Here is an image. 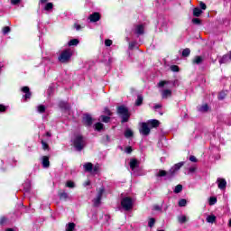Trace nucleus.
Wrapping results in <instances>:
<instances>
[{
	"instance_id": "nucleus-62",
	"label": "nucleus",
	"mask_w": 231,
	"mask_h": 231,
	"mask_svg": "<svg viewBox=\"0 0 231 231\" xmlns=\"http://www.w3.org/2000/svg\"><path fill=\"white\" fill-rule=\"evenodd\" d=\"M218 98H219L220 100H223V97H221V96H219Z\"/></svg>"
},
{
	"instance_id": "nucleus-44",
	"label": "nucleus",
	"mask_w": 231,
	"mask_h": 231,
	"mask_svg": "<svg viewBox=\"0 0 231 231\" xmlns=\"http://www.w3.org/2000/svg\"><path fill=\"white\" fill-rule=\"evenodd\" d=\"M171 71L177 72L180 71V68L176 65L171 67Z\"/></svg>"
},
{
	"instance_id": "nucleus-30",
	"label": "nucleus",
	"mask_w": 231,
	"mask_h": 231,
	"mask_svg": "<svg viewBox=\"0 0 231 231\" xmlns=\"http://www.w3.org/2000/svg\"><path fill=\"white\" fill-rule=\"evenodd\" d=\"M95 129H96V131H102V129H104V124L97 123L95 125Z\"/></svg>"
},
{
	"instance_id": "nucleus-61",
	"label": "nucleus",
	"mask_w": 231,
	"mask_h": 231,
	"mask_svg": "<svg viewBox=\"0 0 231 231\" xmlns=\"http://www.w3.org/2000/svg\"><path fill=\"white\" fill-rule=\"evenodd\" d=\"M46 135H47V136H51V134H50V132H47V133H46Z\"/></svg>"
},
{
	"instance_id": "nucleus-35",
	"label": "nucleus",
	"mask_w": 231,
	"mask_h": 231,
	"mask_svg": "<svg viewBox=\"0 0 231 231\" xmlns=\"http://www.w3.org/2000/svg\"><path fill=\"white\" fill-rule=\"evenodd\" d=\"M44 10H46L47 12H49V10H53V4L52 3H47Z\"/></svg>"
},
{
	"instance_id": "nucleus-17",
	"label": "nucleus",
	"mask_w": 231,
	"mask_h": 231,
	"mask_svg": "<svg viewBox=\"0 0 231 231\" xmlns=\"http://www.w3.org/2000/svg\"><path fill=\"white\" fill-rule=\"evenodd\" d=\"M75 226H76L75 223L70 222L66 225L65 231H75Z\"/></svg>"
},
{
	"instance_id": "nucleus-5",
	"label": "nucleus",
	"mask_w": 231,
	"mask_h": 231,
	"mask_svg": "<svg viewBox=\"0 0 231 231\" xmlns=\"http://www.w3.org/2000/svg\"><path fill=\"white\" fill-rule=\"evenodd\" d=\"M183 165H185V162H183L173 165L168 171L169 178H172V176H174V174H176V172H178V171H180Z\"/></svg>"
},
{
	"instance_id": "nucleus-28",
	"label": "nucleus",
	"mask_w": 231,
	"mask_h": 231,
	"mask_svg": "<svg viewBox=\"0 0 231 231\" xmlns=\"http://www.w3.org/2000/svg\"><path fill=\"white\" fill-rule=\"evenodd\" d=\"M79 42V39H72L69 42V46H77Z\"/></svg>"
},
{
	"instance_id": "nucleus-33",
	"label": "nucleus",
	"mask_w": 231,
	"mask_h": 231,
	"mask_svg": "<svg viewBox=\"0 0 231 231\" xmlns=\"http://www.w3.org/2000/svg\"><path fill=\"white\" fill-rule=\"evenodd\" d=\"M190 55V49L187 48L182 51V57H189Z\"/></svg>"
},
{
	"instance_id": "nucleus-14",
	"label": "nucleus",
	"mask_w": 231,
	"mask_h": 231,
	"mask_svg": "<svg viewBox=\"0 0 231 231\" xmlns=\"http://www.w3.org/2000/svg\"><path fill=\"white\" fill-rule=\"evenodd\" d=\"M83 167L86 172H93V163L86 162Z\"/></svg>"
},
{
	"instance_id": "nucleus-18",
	"label": "nucleus",
	"mask_w": 231,
	"mask_h": 231,
	"mask_svg": "<svg viewBox=\"0 0 231 231\" xmlns=\"http://www.w3.org/2000/svg\"><path fill=\"white\" fill-rule=\"evenodd\" d=\"M136 167H138V161H136V159H132L130 161V168L132 169V171H134Z\"/></svg>"
},
{
	"instance_id": "nucleus-45",
	"label": "nucleus",
	"mask_w": 231,
	"mask_h": 231,
	"mask_svg": "<svg viewBox=\"0 0 231 231\" xmlns=\"http://www.w3.org/2000/svg\"><path fill=\"white\" fill-rule=\"evenodd\" d=\"M189 162H193V163H196L198 162V159L196 158V156L191 155L189 157Z\"/></svg>"
},
{
	"instance_id": "nucleus-39",
	"label": "nucleus",
	"mask_w": 231,
	"mask_h": 231,
	"mask_svg": "<svg viewBox=\"0 0 231 231\" xmlns=\"http://www.w3.org/2000/svg\"><path fill=\"white\" fill-rule=\"evenodd\" d=\"M154 223H156V220H154V218H150L148 222V226H150V228H152V226H154Z\"/></svg>"
},
{
	"instance_id": "nucleus-19",
	"label": "nucleus",
	"mask_w": 231,
	"mask_h": 231,
	"mask_svg": "<svg viewBox=\"0 0 231 231\" xmlns=\"http://www.w3.org/2000/svg\"><path fill=\"white\" fill-rule=\"evenodd\" d=\"M201 14H203V11H201V9H199V7H195L193 9L194 17H199V15H201Z\"/></svg>"
},
{
	"instance_id": "nucleus-52",
	"label": "nucleus",
	"mask_w": 231,
	"mask_h": 231,
	"mask_svg": "<svg viewBox=\"0 0 231 231\" xmlns=\"http://www.w3.org/2000/svg\"><path fill=\"white\" fill-rule=\"evenodd\" d=\"M4 111H6V106L0 105V112H4Z\"/></svg>"
},
{
	"instance_id": "nucleus-59",
	"label": "nucleus",
	"mask_w": 231,
	"mask_h": 231,
	"mask_svg": "<svg viewBox=\"0 0 231 231\" xmlns=\"http://www.w3.org/2000/svg\"><path fill=\"white\" fill-rule=\"evenodd\" d=\"M40 3H42V5H44V3H48V0H40Z\"/></svg>"
},
{
	"instance_id": "nucleus-49",
	"label": "nucleus",
	"mask_w": 231,
	"mask_h": 231,
	"mask_svg": "<svg viewBox=\"0 0 231 231\" xmlns=\"http://www.w3.org/2000/svg\"><path fill=\"white\" fill-rule=\"evenodd\" d=\"M105 44H106V46H111V44H113V41H111V40H106V41H105Z\"/></svg>"
},
{
	"instance_id": "nucleus-13",
	"label": "nucleus",
	"mask_w": 231,
	"mask_h": 231,
	"mask_svg": "<svg viewBox=\"0 0 231 231\" xmlns=\"http://www.w3.org/2000/svg\"><path fill=\"white\" fill-rule=\"evenodd\" d=\"M42 163L44 169H48V167H50V158L48 156H43Z\"/></svg>"
},
{
	"instance_id": "nucleus-50",
	"label": "nucleus",
	"mask_w": 231,
	"mask_h": 231,
	"mask_svg": "<svg viewBox=\"0 0 231 231\" xmlns=\"http://www.w3.org/2000/svg\"><path fill=\"white\" fill-rule=\"evenodd\" d=\"M42 149H44V151H46V149H48V143H46L44 141H42Z\"/></svg>"
},
{
	"instance_id": "nucleus-41",
	"label": "nucleus",
	"mask_w": 231,
	"mask_h": 231,
	"mask_svg": "<svg viewBox=\"0 0 231 231\" xmlns=\"http://www.w3.org/2000/svg\"><path fill=\"white\" fill-rule=\"evenodd\" d=\"M166 84H171L170 81H160L159 84H158V87L159 88H163V86H165Z\"/></svg>"
},
{
	"instance_id": "nucleus-7",
	"label": "nucleus",
	"mask_w": 231,
	"mask_h": 231,
	"mask_svg": "<svg viewBox=\"0 0 231 231\" xmlns=\"http://www.w3.org/2000/svg\"><path fill=\"white\" fill-rule=\"evenodd\" d=\"M104 195V188H101L97 191L96 199H94V207H100V201H102V196Z\"/></svg>"
},
{
	"instance_id": "nucleus-47",
	"label": "nucleus",
	"mask_w": 231,
	"mask_h": 231,
	"mask_svg": "<svg viewBox=\"0 0 231 231\" xmlns=\"http://www.w3.org/2000/svg\"><path fill=\"white\" fill-rule=\"evenodd\" d=\"M125 152L127 154H131L133 152V148H131V146H128L126 149H125Z\"/></svg>"
},
{
	"instance_id": "nucleus-63",
	"label": "nucleus",
	"mask_w": 231,
	"mask_h": 231,
	"mask_svg": "<svg viewBox=\"0 0 231 231\" xmlns=\"http://www.w3.org/2000/svg\"><path fill=\"white\" fill-rule=\"evenodd\" d=\"M229 226H231V219L229 220Z\"/></svg>"
},
{
	"instance_id": "nucleus-64",
	"label": "nucleus",
	"mask_w": 231,
	"mask_h": 231,
	"mask_svg": "<svg viewBox=\"0 0 231 231\" xmlns=\"http://www.w3.org/2000/svg\"><path fill=\"white\" fill-rule=\"evenodd\" d=\"M158 231H164V230H158Z\"/></svg>"
},
{
	"instance_id": "nucleus-55",
	"label": "nucleus",
	"mask_w": 231,
	"mask_h": 231,
	"mask_svg": "<svg viewBox=\"0 0 231 231\" xmlns=\"http://www.w3.org/2000/svg\"><path fill=\"white\" fill-rule=\"evenodd\" d=\"M105 113L108 116H111V111H109L107 108L105 109Z\"/></svg>"
},
{
	"instance_id": "nucleus-46",
	"label": "nucleus",
	"mask_w": 231,
	"mask_h": 231,
	"mask_svg": "<svg viewBox=\"0 0 231 231\" xmlns=\"http://www.w3.org/2000/svg\"><path fill=\"white\" fill-rule=\"evenodd\" d=\"M199 6H200L201 10H207V5H205V3L200 2Z\"/></svg>"
},
{
	"instance_id": "nucleus-42",
	"label": "nucleus",
	"mask_w": 231,
	"mask_h": 231,
	"mask_svg": "<svg viewBox=\"0 0 231 231\" xmlns=\"http://www.w3.org/2000/svg\"><path fill=\"white\" fill-rule=\"evenodd\" d=\"M3 33H4V35H6V33H10V27H8V26L4 27Z\"/></svg>"
},
{
	"instance_id": "nucleus-1",
	"label": "nucleus",
	"mask_w": 231,
	"mask_h": 231,
	"mask_svg": "<svg viewBox=\"0 0 231 231\" xmlns=\"http://www.w3.org/2000/svg\"><path fill=\"white\" fill-rule=\"evenodd\" d=\"M73 144L77 151H81L86 147V141H84L81 135H76L73 140Z\"/></svg>"
},
{
	"instance_id": "nucleus-26",
	"label": "nucleus",
	"mask_w": 231,
	"mask_h": 231,
	"mask_svg": "<svg viewBox=\"0 0 231 231\" xmlns=\"http://www.w3.org/2000/svg\"><path fill=\"white\" fill-rule=\"evenodd\" d=\"M100 171V164H96L94 167L92 166V174H97Z\"/></svg>"
},
{
	"instance_id": "nucleus-57",
	"label": "nucleus",
	"mask_w": 231,
	"mask_h": 231,
	"mask_svg": "<svg viewBox=\"0 0 231 231\" xmlns=\"http://www.w3.org/2000/svg\"><path fill=\"white\" fill-rule=\"evenodd\" d=\"M153 208L154 210H162V208L160 206H154Z\"/></svg>"
},
{
	"instance_id": "nucleus-8",
	"label": "nucleus",
	"mask_w": 231,
	"mask_h": 231,
	"mask_svg": "<svg viewBox=\"0 0 231 231\" xmlns=\"http://www.w3.org/2000/svg\"><path fill=\"white\" fill-rule=\"evenodd\" d=\"M217 183L218 189H220V190H225L226 189V180L218 178L217 180Z\"/></svg>"
},
{
	"instance_id": "nucleus-40",
	"label": "nucleus",
	"mask_w": 231,
	"mask_h": 231,
	"mask_svg": "<svg viewBox=\"0 0 231 231\" xmlns=\"http://www.w3.org/2000/svg\"><path fill=\"white\" fill-rule=\"evenodd\" d=\"M187 205V200L182 199L179 201V207H185Z\"/></svg>"
},
{
	"instance_id": "nucleus-2",
	"label": "nucleus",
	"mask_w": 231,
	"mask_h": 231,
	"mask_svg": "<svg viewBox=\"0 0 231 231\" xmlns=\"http://www.w3.org/2000/svg\"><path fill=\"white\" fill-rule=\"evenodd\" d=\"M117 113L120 115L123 118L122 122H127L129 120V109L127 107L121 106L117 108Z\"/></svg>"
},
{
	"instance_id": "nucleus-9",
	"label": "nucleus",
	"mask_w": 231,
	"mask_h": 231,
	"mask_svg": "<svg viewBox=\"0 0 231 231\" xmlns=\"http://www.w3.org/2000/svg\"><path fill=\"white\" fill-rule=\"evenodd\" d=\"M90 23H97L100 21V14L99 13H94L89 15L88 17Z\"/></svg>"
},
{
	"instance_id": "nucleus-36",
	"label": "nucleus",
	"mask_w": 231,
	"mask_h": 231,
	"mask_svg": "<svg viewBox=\"0 0 231 231\" xmlns=\"http://www.w3.org/2000/svg\"><path fill=\"white\" fill-rule=\"evenodd\" d=\"M217 203V199L216 197H211L209 199V205L212 206V205H216Z\"/></svg>"
},
{
	"instance_id": "nucleus-31",
	"label": "nucleus",
	"mask_w": 231,
	"mask_h": 231,
	"mask_svg": "<svg viewBox=\"0 0 231 231\" xmlns=\"http://www.w3.org/2000/svg\"><path fill=\"white\" fill-rule=\"evenodd\" d=\"M125 138H131L133 136V130L126 129L125 132Z\"/></svg>"
},
{
	"instance_id": "nucleus-11",
	"label": "nucleus",
	"mask_w": 231,
	"mask_h": 231,
	"mask_svg": "<svg viewBox=\"0 0 231 231\" xmlns=\"http://www.w3.org/2000/svg\"><path fill=\"white\" fill-rule=\"evenodd\" d=\"M83 121L87 125H91L93 124V118L89 115H85Z\"/></svg>"
},
{
	"instance_id": "nucleus-12",
	"label": "nucleus",
	"mask_w": 231,
	"mask_h": 231,
	"mask_svg": "<svg viewBox=\"0 0 231 231\" xmlns=\"http://www.w3.org/2000/svg\"><path fill=\"white\" fill-rule=\"evenodd\" d=\"M162 98H169V97H172V90L171 89H164L162 92Z\"/></svg>"
},
{
	"instance_id": "nucleus-29",
	"label": "nucleus",
	"mask_w": 231,
	"mask_h": 231,
	"mask_svg": "<svg viewBox=\"0 0 231 231\" xmlns=\"http://www.w3.org/2000/svg\"><path fill=\"white\" fill-rule=\"evenodd\" d=\"M143 102V97H142L141 95L137 96L135 106H140Z\"/></svg>"
},
{
	"instance_id": "nucleus-34",
	"label": "nucleus",
	"mask_w": 231,
	"mask_h": 231,
	"mask_svg": "<svg viewBox=\"0 0 231 231\" xmlns=\"http://www.w3.org/2000/svg\"><path fill=\"white\" fill-rule=\"evenodd\" d=\"M66 187H68L69 189H75V182H73L72 180H68L66 182Z\"/></svg>"
},
{
	"instance_id": "nucleus-21",
	"label": "nucleus",
	"mask_w": 231,
	"mask_h": 231,
	"mask_svg": "<svg viewBox=\"0 0 231 231\" xmlns=\"http://www.w3.org/2000/svg\"><path fill=\"white\" fill-rule=\"evenodd\" d=\"M201 62H203V57L201 56H196L192 60L193 64H201Z\"/></svg>"
},
{
	"instance_id": "nucleus-20",
	"label": "nucleus",
	"mask_w": 231,
	"mask_h": 231,
	"mask_svg": "<svg viewBox=\"0 0 231 231\" xmlns=\"http://www.w3.org/2000/svg\"><path fill=\"white\" fill-rule=\"evenodd\" d=\"M59 196H60V199H63L64 201H66L67 199H69V195L65 191L60 192Z\"/></svg>"
},
{
	"instance_id": "nucleus-25",
	"label": "nucleus",
	"mask_w": 231,
	"mask_h": 231,
	"mask_svg": "<svg viewBox=\"0 0 231 231\" xmlns=\"http://www.w3.org/2000/svg\"><path fill=\"white\" fill-rule=\"evenodd\" d=\"M178 221L180 224L187 223V216H185V215L179 216L178 217Z\"/></svg>"
},
{
	"instance_id": "nucleus-43",
	"label": "nucleus",
	"mask_w": 231,
	"mask_h": 231,
	"mask_svg": "<svg viewBox=\"0 0 231 231\" xmlns=\"http://www.w3.org/2000/svg\"><path fill=\"white\" fill-rule=\"evenodd\" d=\"M192 23L193 24H201V20H199V18H193Z\"/></svg>"
},
{
	"instance_id": "nucleus-53",
	"label": "nucleus",
	"mask_w": 231,
	"mask_h": 231,
	"mask_svg": "<svg viewBox=\"0 0 231 231\" xmlns=\"http://www.w3.org/2000/svg\"><path fill=\"white\" fill-rule=\"evenodd\" d=\"M6 221V218L5 217L0 218V225H3Z\"/></svg>"
},
{
	"instance_id": "nucleus-51",
	"label": "nucleus",
	"mask_w": 231,
	"mask_h": 231,
	"mask_svg": "<svg viewBox=\"0 0 231 231\" xmlns=\"http://www.w3.org/2000/svg\"><path fill=\"white\" fill-rule=\"evenodd\" d=\"M12 5H19L21 0H11Z\"/></svg>"
},
{
	"instance_id": "nucleus-54",
	"label": "nucleus",
	"mask_w": 231,
	"mask_h": 231,
	"mask_svg": "<svg viewBox=\"0 0 231 231\" xmlns=\"http://www.w3.org/2000/svg\"><path fill=\"white\" fill-rule=\"evenodd\" d=\"M89 185H91V181H89V180L85 181L84 187H88Z\"/></svg>"
},
{
	"instance_id": "nucleus-48",
	"label": "nucleus",
	"mask_w": 231,
	"mask_h": 231,
	"mask_svg": "<svg viewBox=\"0 0 231 231\" xmlns=\"http://www.w3.org/2000/svg\"><path fill=\"white\" fill-rule=\"evenodd\" d=\"M74 28L77 30V32H79V30H82V26H80L79 23H75Z\"/></svg>"
},
{
	"instance_id": "nucleus-27",
	"label": "nucleus",
	"mask_w": 231,
	"mask_h": 231,
	"mask_svg": "<svg viewBox=\"0 0 231 231\" xmlns=\"http://www.w3.org/2000/svg\"><path fill=\"white\" fill-rule=\"evenodd\" d=\"M157 176H158L159 178H162V177H163V176H168V178H169V172H166V171H163V170H160L159 172L157 173Z\"/></svg>"
},
{
	"instance_id": "nucleus-23",
	"label": "nucleus",
	"mask_w": 231,
	"mask_h": 231,
	"mask_svg": "<svg viewBox=\"0 0 231 231\" xmlns=\"http://www.w3.org/2000/svg\"><path fill=\"white\" fill-rule=\"evenodd\" d=\"M230 57L228 55H224L220 60H219V64H226L228 62Z\"/></svg>"
},
{
	"instance_id": "nucleus-38",
	"label": "nucleus",
	"mask_w": 231,
	"mask_h": 231,
	"mask_svg": "<svg viewBox=\"0 0 231 231\" xmlns=\"http://www.w3.org/2000/svg\"><path fill=\"white\" fill-rule=\"evenodd\" d=\"M37 109H38V113H44V111H46V106L40 105L38 106Z\"/></svg>"
},
{
	"instance_id": "nucleus-10",
	"label": "nucleus",
	"mask_w": 231,
	"mask_h": 231,
	"mask_svg": "<svg viewBox=\"0 0 231 231\" xmlns=\"http://www.w3.org/2000/svg\"><path fill=\"white\" fill-rule=\"evenodd\" d=\"M22 91H23V93H25V96H24L25 100H28V98H31L32 93L30 92V88L23 87V88H22Z\"/></svg>"
},
{
	"instance_id": "nucleus-37",
	"label": "nucleus",
	"mask_w": 231,
	"mask_h": 231,
	"mask_svg": "<svg viewBox=\"0 0 231 231\" xmlns=\"http://www.w3.org/2000/svg\"><path fill=\"white\" fill-rule=\"evenodd\" d=\"M102 122H104L105 124H107L109 122V120H111V118L109 116H100Z\"/></svg>"
},
{
	"instance_id": "nucleus-24",
	"label": "nucleus",
	"mask_w": 231,
	"mask_h": 231,
	"mask_svg": "<svg viewBox=\"0 0 231 231\" xmlns=\"http://www.w3.org/2000/svg\"><path fill=\"white\" fill-rule=\"evenodd\" d=\"M200 113H207L208 111V105L205 104L199 107Z\"/></svg>"
},
{
	"instance_id": "nucleus-56",
	"label": "nucleus",
	"mask_w": 231,
	"mask_h": 231,
	"mask_svg": "<svg viewBox=\"0 0 231 231\" xmlns=\"http://www.w3.org/2000/svg\"><path fill=\"white\" fill-rule=\"evenodd\" d=\"M189 172H196V167L189 168Z\"/></svg>"
},
{
	"instance_id": "nucleus-32",
	"label": "nucleus",
	"mask_w": 231,
	"mask_h": 231,
	"mask_svg": "<svg viewBox=\"0 0 231 231\" xmlns=\"http://www.w3.org/2000/svg\"><path fill=\"white\" fill-rule=\"evenodd\" d=\"M181 190H183V186H181V184H179L175 187L174 192L175 194H180Z\"/></svg>"
},
{
	"instance_id": "nucleus-16",
	"label": "nucleus",
	"mask_w": 231,
	"mask_h": 231,
	"mask_svg": "<svg viewBox=\"0 0 231 231\" xmlns=\"http://www.w3.org/2000/svg\"><path fill=\"white\" fill-rule=\"evenodd\" d=\"M143 25L140 24L135 27V33L137 35H143Z\"/></svg>"
},
{
	"instance_id": "nucleus-4",
	"label": "nucleus",
	"mask_w": 231,
	"mask_h": 231,
	"mask_svg": "<svg viewBox=\"0 0 231 231\" xmlns=\"http://www.w3.org/2000/svg\"><path fill=\"white\" fill-rule=\"evenodd\" d=\"M121 205L125 210H131L133 208V199L125 197L122 199Z\"/></svg>"
},
{
	"instance_id": "nucleus-58",
	"label": "nucleus",
	"mask_w": 231,
	"mask_h": 231,
	"mask_svg": "<svg viewBox=\"0 0 231 231\" xmlns=\"http://www.w3.org/2000/svg\"><path fill=\"white\" fill-rule=\"evenodd\" d=\"M129 48H130L131 50H133V48H134V42H131V43L129 44Z\"/></svg>"
},
{
	"instance_id": "nucleus-15",
	"label": "nucleus",
	"mask_w": 231,
	"mask_h": 231,
	"mask_svg": "<svg viewBox=\"0 0 231 231\" xmlns=\"http://www.w3.org/2000/svg\"><path fill=\"white\" fill-rule=\"evenodd\" d=\"M148 125H151V127H158L160 125V121L156 119H152L147 122Z\"/></svg>"
},
{
	"instance_id": "nucleus-3",
	"label": "nucleus",
	"mask_w": 231,
	"mask_h": 231,
	"mask_svg": "<svg viewBox=\"0 0 231 231\" xmlns=\"http://www.w3.org/2000/svg\"><path fill=\"white\" fill-rule=\"evenodd\" d=\"M71 55H73L71 50H65L61 52L58 59L60 62H68L69 59H71Z\"/></svg>"
},
{
	"instance_id": "nucleus-6",
	"label": "nucleus",
	"mask_w": 231,
	"mask_h": 231,
	"mask_svg": "<svg viewBox=\"0 0 231 231\" xmlns=\"http://www.w3.org/2000/svg\"><path fill=\"white\" fill-rule=\"evenodd\" d=\"M140 125V134H143V136H148V134L151 133V128H149L148 123H141Z\"/></svg>"
},
{
	"instance_id": "nucleus-60",
	"label": "nucleus",
	"mask_w": 231,
	"mask_h": 231,
	"mask_svg": "<svg viewBox=\"0 0 231 231\" xmlns=\"http://www.w3.org/2000/svg\"><path fill=\"white\" fill-rule=\"evenodd\" d=\"M160 107H162V105H156L155 106V109H160Z\"/></svg>"
},
{
	"instance_id": "nucleus-22",
	"label": "nucleus",
	"mask_w": 231,
	"mask_h": 231,
	"mask_svg": "<svg viewBox=\"0 0 231 231\" xmlns=\"http://www.w3.org/2000/svg\"><path fill=\"white\" fill-rule=\"evenodd\" d=\"M216 219L217 217L215 215H210L207 217L206 221L207 223H216Z\"/></svg>"
}]
</instances>
